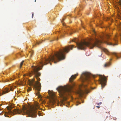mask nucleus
Returning a JSON list of instances; mask_svg holds the SVG:
<instances>
[{
	"label": "nucleus",
	"instance_id": "nucleus-1",
	"mask_svg": "<svg viewBox=\"0 0 121 121\" xmlns=\"http://www.w3.org/2000/svg\"><path fill=\"white\" fill-rule=\"evenodd\" d=\"M74 47L73 45L66 47L65 48H64L63 50H61L60 51L55 52L53 56H51L47 59H44L43 61L40 62L38 66H35L34 65L32 66L33 71L31 73H29L28 75L31 77L32 74H35V76L37 81H40V79L39 77L40 76L41 74L38 71L42 69V68H41V67H42L43 65H46L47 62H49L50 61H54V63H56L58 61L64 59L65 57L64 52H65L67 53H68L70 49H72Z\"/></svg>",
	"mask_w": 121,
	"mask_h": 121
},
{
	"label": "nucleus",
	"instance_id": "nucleus-2",
	"mask_svg": "<svg viewBox=\"0 0 121 121\" xmlns=\"http://www.w3.org/2000/svg\"><path fill=\"white\" fill-rule=\"evenodd\" d=\"M88 41H84V42L79 43L78 41V39H76L73 40V41L76 43L78 46L77 48L78 49L84 50L87 47L92 49L94 47L96 46L99 48H101L104 52H106V49L103 47L101 45V43L103 42L102 41L96 38L89 39Z\"/></svg>",
	"mask_w": 121,
	"mask_h": 121
},
{
	"label": "nucleus",
	"instance_id": "nucleus-3",
	"mask_svg": "<svg viewBox=\"0 0 121 121\" xmlns=\"http://www.w3.org/2000/svg\"><path fill=\"white\" fill-rule=\"evenodd\" d=\"M39 106L37 104L35 106H30L28 110H27L26 108H24L22 110L19 109H15L9 111V112H5L4 115L5 117H9V114L14 115L15 114L22 113L24 115L28 114L29 116L32 117H36L37 111L36 110L39 108Z\"/></svg>",
	"mask_w": 121,
	"mask_h": 121
},
{
	"label": "nucleus",
	"instance_id": "nucleus-4",
	"mask_svg": "<svg viewBox=\"0 0 121 121\" xmlns=\"http://www.w3.org/2000/svg\"><path fill=\"white\" fill-rule=\"evenodd\" d=\"M72 86H71L67 85L64 86H60L56 88L58 91L60 97L62 98L63 100L61 101L60 104V106L64 105L65 101L67 99L66 96L70 95L72 92Z\"/></svg>",
	"mask_w": 121,
	"mask_h": 121
},
{
	"label": "nucleus",
	"instance_id": "nucleus-5",
	"mask_svg": "<svg viewBox=\"0 0 121 121\" xmlns=\"http://www.w3.org/2000/svg\"><path fill=\"white\" fill-rule=\"evenodd\" d=\"M29 83L30 86H33L34 88L37 92H36V95L38 96L39 98L41 97V95L40 94L39 91H40L41 87V83L38 82H35L34 80L33 81H30Z\"/></svg>",
	"mask_w": 121,
	"mask_h": 121
},
{
	"label": "nucleus",
	"instance_id": "nucleus-6",
	"mask_svg": "<svg viewBox=\"0 0 121 121\" xmlns=\"http://www.w3.org/2000/svg\"><path fill=\"white\" fill-rule=\"evenodd\" d=\"M91 75L90 73L88 72H85L83 73L80 77L82 82H83L86 81L89 82Z\"/></svg>",
	"mask_w": 121,
	"mask_h": 121
},
{
	"label": "nucleus",
	"instance_id": "nucleus-7",
	"mask_svg": "<svg viewBox=\"0 0 121 121\" xmlns=\"http://www.w3.org/2000/svg\"><path fill=\"white\" fill-rule=\"evenodd\" d=\"M99 80L100 83L101 85L102 89L105 86L106 83V78L105 76L101 75L99 76Z\"/></svg>",
	"mask_w": 121,
	"mask_h": 121
},
{
	"label": "nucleus",
	"instance_id": "nucleus-8",
	"mask_svg": "<svg viewBox=\"0 0 121 121\" xmlns=\"http://www.w3.org/2000/svg\"><path fill=\"white\" fill-rule=\"evenodd\" d=\"M89 92L88 90L86 88L84 91L80 89L78 91V93L80 96H82L85 94H87Z\"/></svg>",
	"mask_w": 121,
	"mask_h": 121
},
{
	"label": "nucleus",
	"instance_id": "nucleus-9",
	"mask_svg": "<svg viewBox=\"0 0 121 121\" xmlns=\"http://www.w3.org/2000/svg\"><path fill=\"white\" fill-rule=\"evenodd\" d=\"M10 89L9 90V89L7 88H5L4 89V90L3 91V94H4L7 93L9 92L10 90L13 91V89L12 88H10Z\"/></svg>",
	"mask_w": 121,
	"mask_h": 121
},
{
	"label": "nucleus",
	"instance_id": "nucleus-10",
	"mask_svg": "<svg viewBox=\"0 0 121 121\" xmlns=\"http://www.w3.org/2000/svg\"><path fill=\"white\" fill-rule=\"evenodd\" d=\"M67 30L64 31L65 33L71 35L72 34V29L70 27H68L67 29Z\"/></svg>",
	"mask_w": 121,
	"mask_h": 121
},
{
	"label": "nucleus",
	"instance_id": "nucleus-11",
	"mask_svg": "<svg viewBox=\"0 0 121 121\" xmlns=\"http://www.w3.org/2000/svg\"><path fill=\"white\" fill-rule=\"evenodd\" d=\"M78 74L72 75L69 79V81L70 82H72L76 78V76H77Z\"/></svg>",
	"mask_w": 121,
	"mask_h": 121
},
{
	"label": "nucleus",
	"instance_id": "nucleus-12",
	"mask_svg": "<svg viewBox=\"0 0 121 121\" xmlns=\"http://www.w3.org/2000/svg\"><path fill=\"white\" fill-rule=\"evenodd\" d=\"M100 38H101V39L102 40H104V39L105 38V34L103 33L101 36L100 37Z\"/></svg>",
	"mask_w": 121,
	"mask_h": 121
},
{
	"label": "nucleus",
	"instance_id": "nucleus-13",
	"mask_svg": "<svg viewBox=\"0 0 121 121\" xmlns=\"http://www.w3.org/2000/svg\"><path fill=\"white\" fill-rule=\"evenodd\" d=\"M24 62V61L23 60L22 61L20 65V68H21L22 67V65L23 64V62Z\"/></svg>",
	"mask_w": 121,
	"mask_h": 121
},
{
	"label": "nucleus",
	"instance_id": "nucleus-14",
	"mask_svg": "<svg viewBox=\"0 0 121 121\" xmlns=\"http://www.w3.org/2000/svg\"><path fill=\"white\" fill-rule=\"evenodd\" d=\"M112 54H113V55H115V56H116L117 58H119V57H118V56H117V54L116 53H115V52H113V53H112Z\"/></svg>",
	"mask_w": 121,
	"mask_h": 121
},
{
	"label": "nucleus",
	"instance_id": "nucleus-15",
	"mask_svg": "<svg viewBox=\"0 0 121 121\" xmlns=\"http://www.w3.org/2000/svg\"><path fill=\"white\" fill-rule=\"evenodd\" d=\"M31 90V87H28V89H27V91L28 92H29Z\"/></svg>",
	"mask_w": 121,
	"mask_h": 121
},
{
	"label": "nucleus",
	"instance_id": "nucleus-16",
	"mask_svg": "<svg viewBox=\"0 0 121 121\" xmlns=\"http://www.w3.org/2000/svg\"><path fill=\"white\" fill-rule=\"evenodd\" d=\"M52 103L53 104H54L56 102V101L55 100L53 99H52Z\"/></svg>",
	"mask_w": 121,
	"mask_h": 121
},
{
	"label": "nucleus",
	"instance_id": "nucleus-17",
	"mask_svg": "<svg viewBox=\"0 0 121 121\" xmlns=\"http://www.w3.org/2000/svg\"><path fill=\"white\" fill-rule=\"evenodd\" d=\"M110 64H111V62H109L108 63H106V66H108V65H110Z\"/></svg>",
	"mask_w": 121,
	"mask_h": 121
},
{
	"label": "nucleus",
	"instance_id": "nucleus-18",
	"mask_svg": "<svg viewBox=\"0 0 121 121\" xmlns=\"http://www.w3.org/2000/svg\"><path fill=\"white\" fill-rule=\"evenodd\" d=\"M41 43H42V42L41 41L38 42H37V44H39Z\"/></svg>",
	"mask_w": 121,
	"mask_h": 121
},
{
	"label": "nucleus",
	"instance_id": "nucleus-19",
	"mask_svg": "<svg viewBox=\"0 0 121 121\" xmlns=\"http://www.w3.org/2000/svg\"><path fill=\"white\" fill-rule=\"evenodd\" d=\"M106 44L107 45H111L112 44L111 43H110L109 44V43H108L107 42V41Z\"/></svg>",
	"mask_w": 121,
	"mask_h": 121
},
{
	"label": "nucleus",
	"instance_id": "nucleus-20",
	"mask_svg": "<svg viewBox=\"0 0 121 121\" xmlns=\"http://www.w3.org/2000/svg\"><path fill=\"white\" fill-rule=\"evenodd\" d=\"M119 3L120 5H121V0H119Z\"/></svg>",
	"mask_w": 121,
	"mask_h": 121
},
{
	"label": "nucleus",
	"instance_id": "nucleus-21",
	"mask_svg": "<svg viewBox=\"0 0 121 121\" xmlns=\"http://www.w3.org/2000/svg\"><path fill=\"white\" fill-rule=\"evenodd\" d=\"M34 13H32V18H33V16H34Z\"/></svg>",
	"mask_w": 121,
	"mask_h": 121
},
{
	"label": "nucleus",
	"instance_id": "nucleus-22",
	"mask_svg": "<svg viewBox=\"0 0 121 121\" xmlns=\"http://www.w3.org/2000/svg\"><path fill=\"white\" fill-rule=\"evenodd\" d=\"M102 103L101 102H100L98 104V105H100Z\"/></svg>",
	"mask_w": 121,
	"mask_h": 121
},
{
	"label": "nucleus",
	"instance_id": "nucleus-23",
	"mask_svg": "<svg viewBox=\"0 0 121 121\" xmlns=\"http://www.w3.org/2000/svg\"><path fill=\"white\" fill-rule=\"evenodd\" d=\"M106 54H108V51L106 49Z\"/></svg>",
	"mask_w": 121,
	"mask_h": 121
},
{
	"label": "nucleus",
	"instance_id": "nucleus-24",
	"mask_svg": "<svg viewBox=\"0 0 121 121\" xmlns=\"http://www.w3.org/2000/svg\"><path fill=\"white\" fill-rule=\"evenodd\" d=\"M93 32L94 33H95V31L94 30H93Z\"/></svg>",
	"mask_w": 121,
	"mask_h": 121
},
{
	"label": "nucleus",
	"instance_id": "nucleus-25",
	"mask_svg": "<svg viewBox=\"0 0 121 121\" xmlns=\"http://www.w3.org/2000/svg\"><path fill=\"white\" fill-rule=\"evenodd\" d=\"M96 107L98 108H100V107L99 106H96Z\"/></svg>",
	"mask_w": 121,
	"mask_h": 121
},
{
	"label": "nucleus",
	"instance_id": "nucleus-26",
	"mask_svg": "<svg viewBox=\"0 0 121 121\" xmlns=\"http://www.w3.org/2000/svg\"><path fill=\"white\" fill-rule=\"evenodd\" d=\"M3 115L2 113H0V115Z\"/></svg>",
	"mask_w": 121,
	"mask_h": 121
},
{
	"label": "nucleus",
	"instance_id": "nucleus-27",
	"mask_svg": "<svg viewBox=\"0 0 121 121\" xmlns=\"http://www.w3.org/2000/svg\"><path fill=\"white\" fill-rule=\"evenodd\" d=\"M63 26H65V24L64 23H63Z\"/></svg>",
	"mask_w": 121,
	"mask_h": 121
},
{
	"label": "nucleus",
	"instance_id": "nucleus-28",
	"mask_svg": "<svg viewBox=\"0 0 121 121\" xmlns=\"http://www.w3.org/2000/svg\"><path fill=\"white\" fill-rule=\"evenodd\" d=\"M104 66L105 67H106V63L105 64Z\"/></svg>",
	"mask_w": 121,
	"mask_h": 121
},
{
	"label": "nucleus",
	"instance_id": "nucleus-29",
	"mask_svg": "<svg viewBox=\"0 0 121 121\" xmlns=\"http://www.w3.org/2000/svg\"><path fill=\"white\" fill-rule=\"evenodd\" d=\"M84 86V87H85V86H86V85H83Z\"/></svg>",
	"mask_w": 121,
	"mask_h": 121
},
{
	"label": "nucleus",
	"instance_id": "nucleus-30",
	"mask_svg": "<svg viewBox=\"0 0 121 121\" xmlns=\"http://www.w3.org/2000/svg\"><path fill=\"white\" fill-rule=\"evenodd\" d=\"M65 19H64V18H63V19H62V20L63 21Z\"/></svg>",
	"mask_w": 121,
	"mask_h": 121
},
{
	"label": "nucleus",
	"instance_id": "nucleus-31",
	"mask_svg": "<svg viewBox=\"0 0 121 121\" xmlns=\"http://www.w3.org/2000/svg\"><path fill=\"white\" fill-rule=\"evenodd\" d=\"M106 38H107V36H109L108 35V36H107V34H106Z\"/></svg>",
	"mask_w": 121,
	"mask_h": 121
},
{
	"label": "nucleus",
	"instance_id": "nucleus-32",
	"mask_svg": "<svg viewBox=\"0 0 121 121\" xmlns=\"http://www.w3.org/2000/svg\"><path fill=\"white\" fill-rule=\"evenodd\" d=\"M49 92H50V91H48V93H49Z\"/></svg>",
	"mask_w": 121,
	"mask_h": 121
},
{
	"label": "nucleus",
	"instance_id": "nucleus-33",
	"mask_svg": "<svg viewBox=\"0 0 121 121\" xmlns=\"http://www.w3.org/2000/svg\"><path fill=\"white\" fill-rule=\"evenodd\" d=\"M2 105V104H0V106H1Z\"/></svg>",
	"mask_w": 121,
	"mask_h": 121
},
{
	"label": "nucleus",
	"instance_id": "nucleus-34",
	"mask_svg": "<svg viewBox=\"0 0 121 121\" xmlns=\"http://www.w3.org/2000/svg\"><path fill=\"white\" fill-rule=\"evenodd\" d=\"M36 0H35V2H36Z\"/></svg>",
	"mask_w": 121,
	"mask_h": 121
},
{
	"label": "nucleus",
	"instance_id": "nucleus-35",
	"mask_svg": "<svg viewBox=\"0 0 121 121\" xmlns=\"http://www.w3.org/2000/svg\"><path fill=\"white\" fill-rule=\"evenodd\" d=\"M82 27L83 28H84V26H82Z\"/></svg>",
	"mask_w": 121,
	"mask_h": 121
},
{
	"label": "nucleus",
	"instance_id": "nucleus-36",
	"mask_svg": "<svg viewBox=\"0 0 121 121\" xmlns=\"http://www.w3.org/2000/svg\"><path fill=\"white\" fill-rule=\"evenodd\" d=\"M94 88H93V89H93Z\"/></svg>",
	"mask_w": 121,
	"mask_h": 121
}]
</instances>
